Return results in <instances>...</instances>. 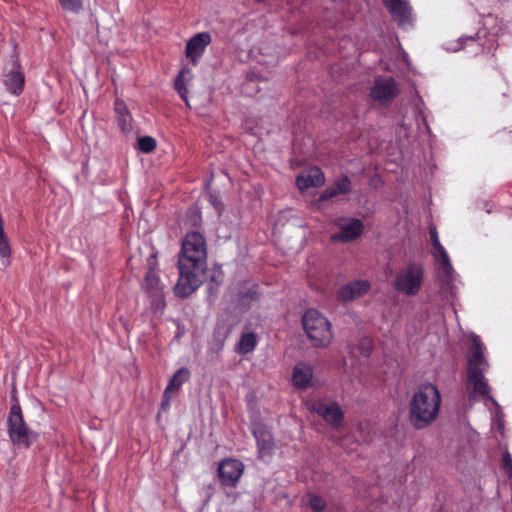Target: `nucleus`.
<instances>
[{
    "mask_svg": "<svg viewBox=\"0 0 512 512\" xmlns=\"http://www.w3.org/2000/svg\"><path fill=\"white\" fill-rule=\"evenodd\" d=\"M178 269L179 278L174 292L176 296L185 298L201 286L207 269V243L200 232L190 231L183 238Z\"/></svg>",
    "mask_w": 512,
    "mask_h": 512,
    "instance_id": "f257e3e1",
    "label": "nucleus"
},
{
    "mask_svg": "<svg viewBox=\"0 0 512 512\" xmlns=\"http://www.w3.org/2000/svg\"><path fill=\"white\" fill-rule=\"evenodd\" d=\"M488 366L484 357V345L477 335L472 334L467 368V388L471 391L470 398L475 399L479 396L485 401L486 405H488L487 402H490L495 407V412L492 413V427L503 434V413L496 399L490 395V386L484 376Z\"/></svg>",
    "mask_w": 512,
    "mask_h": 512,
    "instance_id": "f03ea898",
    "label": "nucleus"
},
{
    "mask_svg": "<svg viewBox=\"0 0 512 512\" xmlns=\"http://www.w3.org/2000/svg\"><path fill=\"white\" fill-rule=\"evenodd\" d=\"M441 395L432 383L421 384L409 403V420L414 428L423 429L435 421L439 414Z\"/></svg>",
    "mask_w": 512,
    "mask_h": 512,
    "instance_id": "7ed1b4c3",
    "label": "nucleus"
},
{
    "mask_svg": "<svg viewBox=\"0 0 512 512\" xmlns=\"http://www.w3.org/2000/svg\"><path fill=\"white\" fill-rule=\"evenodd\" d=\"M429 234L432 242V255L437 264V274L441 282L442 289L455 295L456 281L458 276L451 264L449 255L439 240L438 231L435 226L429 227Z\"/></svg>",
    "mask_w": 512,
    "mask_h": 512,
    "instance_id": "20e7f679",
    "label": "nucleus"
},
{
    "mask_svg": "<svg viewBox=\"0 0 512 512\" xmlns=\"http://www.w3.org/2000/svg\"><path fill=\"white\" fill-rule=\"evenodd\" d=\"M423 281V265L420 262L409 261L397 270L391 285L400 295L415 296L421 291Z\"/></svg>",
    "mask_w": 512,
    "mask_h": 512,
    "instance_id": "39448f33",
    "label": "nucleus"
},
{
    "mask_svg": "<svg viewBox=\"0 0 512 512\" xmlns=\"http://www.w3.org/2000/svg\"><path fill=\"white\" fill-rule=\"evenodd\" d=\"M7 432L10 441L17 448H29L38 437V434L30 429L25 422L18 402H15L10 408L7 418Z\"/></svg>",
    "mask_w": 512,
    "mask_h": 512,
    "instance_id": "423d86ee",
    "label": "nucleus"
},
{
    "mask_svg": "<svg viewBox=\"0 0 512 512\" xmlns=\"http://www.w3.org/2000/svg\"><path fill=\"white\" fill-rule=\"evenodd\" d=\"M302 324L314 347H327L331 343V323L318 310L308 309L302 317Z\"/></svg>",
    "mask_w": 512,
    "mask_h": 512,
    "instance_id": "0eeeda50",
    "label": "nucleus"
},
{
    "mask_svg": "<svg viewBox=\"0 0 512 512\" xmlns=\"http://www.w3.org/2000/svg\"><path fill=\"white\" fill-rule=\"evenodd\" d=\"M335 225L339 231L331 234L330 239L333 242L349 243L359 238L364 230L362 220L357 218H339Z\"/></svg>",
    "mask_w": 512,
    "mask_h": 512,
    "instance_id": "6e6552de",
    "label": "nucleus"
},
{
    "mask_svg": "<svg viewBox=\"0 0 512 512\" xmlns=\"http://www.w3.org/2000/svg\"><path fill=\"white\" fill-rule=\"evenodd\" d=\"M244 471V465L240 460L226 458L218 467V477L224 487H236Z\"/></svg>",
    "mask_w": 512,
    "mask_h": 512,
    "instance_id": "1a4fd4ad",
    "label": "nucleus"
},
{
    "mask_svg": "<svg viewBox=\"0 0 512 512\" xmlns=\"http://www.w3.org/2000/svg\"><path fill=\"white\" fill-rule=\"evenodd\" d=\"M145 290L149 297L152 298V306L156 310H162L165 307L164 289L165 285L161 282L158 271L154 268H149L145 276Z\"/></svg>",
    "mask_w": 512,
    "mask_h": 512,
    "instance_id": "9d476101",
    "label": "nucleus"
},
{
    "mask_svg": "<svg viewBox=\"0 0 512 512\" xmlns=\"http://www.w3.org/2000/svg\"><path fill=\"white\" fill-rule=\"evenodd\" d=\"M384 5L400 28L406 30L413 26L412 8L408 1L384 0Z\"/></svg>",
    "mask_w": 512,
    "mask_h": 512,
    "instance_id": "9b49d317",
    "label": "nucleus"
},
{
    "mask_svg": "<svg viewBox=\"0 0 512 512\" xmlns=\"http://www.w3.org/2000/svg\"><path fill=\"white\" fill-rule=\"evenodd\" d=\"M309 410L317 413L327 423L339 427L343 421V412L336 402L326 403L321 400L313 401L308 406Z\"/></svg>",
    "mask_w": 512,
    "mask_h": 512,
    "instance_id": "f8f14e48",
    "label": "nucleus"
},
{
    "mask_svg": "<svg viewBox=\"0 0 512 512\" xmlns=\"http://www.w3.org/2000/svg\"><path fill=\"white\" fill-rule=\"evenodd\" d=\"M251 432L257 443L258 457L264 459L271 455L274 448L273 436L270 430L262 423L252 424Z\"/></svg>",
    "mask_w": 512,
    "mask_h": 512,
    "instance_id": "ddd939ff",
    "label": "nucleus"
},
{
    "mask_svg": "<svg viewBox=\"0 0 512 512\" xmlns=\"http://www.w3.org/2000/svg\"><path fill=\"white\" fill-rule=\"evenodd\" d=\"M211 40V35L208 32H199L188 40L185 47V54L193 65L198 63L206 47L211 43Z\"/></svg>",
    "mask_w": 512,
    "mask_h": 512,
    "instance_id": "4468645a",
    "label": "nucleus"
},
{
    "mask_svg": "<svg viewBox=\"0 0 512 512\" xmlns=\"http://www.w3.org/2000/svg\"><path fill=\"white\" fill-rule=\"evenodd\" d=\"M397 86L393 78L377 77L370 90V96L377 101H389L397 95Z\"/></svg>",
    "mask_w": 512,
    "mask_h": 512,
    "instance_id": "2eb2a0df",
    "label": "nucleus"
},
{
    "mask_svg": "<svg viewBox=\"0 0 512 512\" xmlns=\"http://www.w3.org/2000/svg\"><path fill=\"white\" fill-rule=\"evenodd\" d=\"M371 285L367 280H355L339 288L337 298L341 302H350L366 294Z\"/></svg>",
    "mask_w": 512,
    "mask_h": 512,
    "instance_id": "dca6fc26",
    "label": "nucleus"
},
{
    "mask_svg": "<svg viewBox=\"0 0 512 512\" xmlns=\"http://www.w3.org/2000/svg\"><path fill=\"white\" fill-rule=\"evenodd\" d=\"M325 183V176L322 170L318 167H313L307 172L297 176V187L304 191L311 187H320Z\"/></svg>",
    "mask_w": 512,
    "mask_h": 512,
    "instance_id": "f3484780",
    "label": "nucleus"
},
{
    "mask_svg": "<svg viewBox=\"0 0 512 512\" xmlns=\"http://www.w3.org/2000/svg\"><path fill=\"white\" fill-rule=\"evenodd\" d=\"M3 83L11 94L19 96L22 93L25 78L17 62H14L12 69L5 75Z\"/></svg>",
    "mask_w": 512,
    "mask_h": 512,
    "instance_id": "a211bd4d",
    "label": "nucleus"
},
{
    "mask_svg": "<svg viewBox=\"0 0 512 512\" xmlns=\"http://www.w3.org/2000/svg\"><path fill=\"white\" fill-rule=\"evenodd\" d=\"M313 379V369L305 363L295 365L292 373V383L296 388L307 389L311 386Z\"/></svg>",
    "mask_w": 512,
    "mask_h": 512,
    "instance_id": "6ab92c4d",
    "label": "nucleus"
},
{
    "mask_svg": "<svg viewBox=\"0 0 512 512\" xmlns=\"http://www.w3.org/2000/svg\"><path fill=\"white\" fill-rule=\"evenodd\" d=\"M479 40H480V32H477L473 36H461L457 40V45L452 46V47H447L446 50L452 51V52H457L460 49H462L464 47H468V46H475V48L472 51L474 54H478L479 52H485V51L490 52L492 50V46L485 47L484 44L479 42Z\"/></svg>",
    "mask_w": 512,
    "mask_h": 512,
    "instance_id": "aec40b11",
    "label": "nucleus"
},
{
    "mask_svg": "<svg viewBox=\"0 0 512 512\" xmlns=\"http://www.w3.org/2000/svg\"><path fill=\"white\" fill-rule=\"evenodd\" d=\"M114 111L120 129L125 133L130 132L133 119L126 103L117 98L114 103Z\"/></svg>",
    "mask_w": 512,
    "mask_h": 512,
    "instance_id": "412c9836",
    "label": "nucleus"
},
{
    "mask_svg": "<svg viewBox=\"0 0 512 512\" xmlns=\"http://www.w3.org/2000/svg\"><path fill=\"white\" fill-rule=\"evenodd\" d=\"M351 191V181L348 176L337 179L333 185L326 188L320 195L321 201L329 200L340 194H347Z\"/></svg>",
    "mask_w": 512,
    "mask_h": 512,
    "instance_id": "4be33fe9",
    "label": "nucleus"
},
{
    "mask_svg": "<svg viewBox=\"0 0 512 512\" xmlns=\"http://www.w3.org/2000/svg\"><path fill=\"white\" fill-rule=\"evenodd\" d=\"M257 343L258 339L254 332H243L236 344V350L240 354H248L255 350Z\"/></svg>",
    "mask_w": 512,
    "mask_h": 512,
    "instance_id": "5701e85b",
    "label": "nucleus"
},
{
    "mask_svg": "<svg viewBox=\"0 0 512 512\" xmlns=\"http://www.w3.org/2000/svg\"><path fill=\"white\" fill-rule=\"evenodd\" d=\"M190 372L187 368L181 367L179 368L173 376L170 378L168 385L165 388L167 393H175L178 392L181 386L189 380Z\"/></svg>",
    "mask_w": 512,
    "mask_h": 512,
    "instance_id": "b1692460",
    "label": "nucleus"
},
{
    "mask_svg": "<svg viewBox=\"0 0 512 512\" xmlns=\"http://www.w3.org/2000/svg\"><path fill=\"white\" fill-rule=\"evenodd\" d=\"M12 255V249L10 242L4 232V227L0 228V258L2 265L7 267L10 265V257Z\"/></svg>",
    "mask_w": 512,
    "mask_h": 512,
    "instance_id": "393cba45",
    "label": "nucleus"
},
{
    "mask_svg": "<svg viewBox=\"0 0 512 512\" xmlns=\"http://www.w3.org/2000/svg\"><path fill=\"white\" fill-rule=\"evenodd\" d=\"M185 72V69L179 71L174 81V88L178 92L179 96L186 102V104H188V90L184 79Z\"/></svg>",
    "mask_w": 512,
    "mask_h": 512,
    "instance_id": "a878e982",
    "label": "nucleus"
},
{
    "mask_svg": "<svg viewBox=\"0 0 512 512\" xmlns=\"http://www.w3.org/2000/svg\"><path fill=\"white\" fill-rule=\"evenodd\" d=\"M156 148V140L151 136L138 138V149L143 153H151Z\"/></svg>",
    "mask_w": 512,
    "mask_h": 512,
    "instance_id": "bb28decb",
    "label": "nucleus"
},
{
    "mask_svg": "<svg viewBox=\"0 0 512 512\" xmlns=\"http://www.w3.org/2000/svg\"><path fill=\"white\" fill-rule=\"evenodd\" d=\"M62 8L73 13H79L83 10L82 0H59Z\"/></svg>",
    "mask_w": 512,
    "mask_h": 512,
    "instance_id": "cd10ccee",
    "label": "nucleus"
},
{
    "mask_svg": "<svg viewBox=\"0 0 512 512\" xmlns=\"http://www.w3.org/2000/svg\"><path fill=\"white\" fill-rule=\"evenodd\" d=\"M309 505L314 511H322L326 507V501L317 495H312L309 500Z\"/></svg>",
    "mask_w": 512,
    "mask_h": 512,
    "instance_id": "c85d7f7f",
    "label": "nucleus"
},
{
    "mask_svg": "<svg viewBox=\"0 0 512 512\" xmlns=\"http://www.w3.org/2000/svg\"><path fill=\"white\" fill-rule=\"evenodd\" d=\"M502 468L508 478L512 479V458L508 451H506L502 456Z\"/></svg>",
    "mask_w": 512,
    "mask_h": 512,
    "instance_id": "c756f323",
    "label": "nucleus"
},
{
    "mask_svg": "<svg viewBox=\"0 0 512 512\" xmlns=\"http://www.w3.org/2000/svg\"><path fill=\"white\" fill-rule=\"evenodd\" d=\"M209 201L210 203L214 206V208L216 209V211L221 214L222 211L224 210V205L222 203V201L215 195L213 194H210L209 195Z\"/></svg>",
    "mask_w": 512,
    "mask_h": 512,
    "instance_id": "7c9ffc66",
    "label": "nucleus"
},
{
    "mask_svg": "<svg viewBox=\"0 0 512 512\" xmlns=\"http://www.w3.org/2000/svg\"><path fill=\"white\" fill-rule=\"evenodd\" d=\"M172 393H167V391L164 390L163 392V398L160 404V409L163 411H166L170 407V401H171Z\"/></svg>",
    "mask_w": 512,
    "mask_h": 512,
    "instance_id": "2f4dec72",
    "label": "nucleus"
},
{
    "mask_svg": "<svg viewBox=\"0 0 512 512\" xmlns=\"http://www.w3.org/2000/svg\"><path fill=\"white\" fill-rule=\"evenodd\" d=\"M243 297H248L250 299H257L258 297V286L252 285L248 291L243 295Z\"/></svg>",
    "mask_w": 512,
    "mask_h": 512,
    "instance_id": "473e14b6",
    "label": "nucleus"
},
{
    "mask_svg": "<svg viewBox=\"0 0 512 512\" xmlns=\"http://www.w3.org/2000/svg\"><path fill=\"white\" fill-rule=\"evenodd\" d=\"M201 221V216H200V213L198 212H194V215H193V224L194 225H197L198 222Z\"/></svg>",
    "mask_w": 512,
    "mask_h": 512,
    "instance_id": "72a5a7b5",
    "label": "nucleus"
},
{
    "mask_svg": "<svg viewBox=\"0 0 512 512\" xmlns=\"http://www.w3.org/2000/svg\"><path fill=\"white\" fill-rule=\"evenodd\" d=\"M361 350H362L361 351L362 355H364L366 357H368L371 354V349L370 348L362 347Z\"/></svg>",
    "mask_w": 512,
    "mask_h": 512,
    "instance_id": "f704fd0d",
    "label": "nucleus"
}]
</instances>
